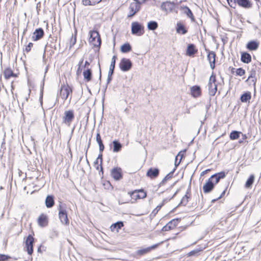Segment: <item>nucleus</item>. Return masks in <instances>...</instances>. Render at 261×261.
Returning <instances> with one entry per match:
<instances>
[{
    "instance_id": "obj_25",
    "label": "nucleus",
    "mask_w": 261,
    "mask_h": 261,
    "mask_svg": "<svg viewBox=\"0 0 261 261\" xmlns=\"http://www.w3.org/2000/svg\"><path fill=\"white\" fill-rule=\"evenodd\" d=\"M176 31L177 33L184 35L187 33V30L185 28L184 24L181 22H178L176 27Z\"/></svg>"
},
{
    "instance_id": "obj_52",
    "label": "nucleus",
    "mask_w": 261,
    "mask_h": 261,
    "mask_svg": "<svg viewBox=\"0 0 261 261\" xmlns=\"http://www.w3.org/2000/svg\"><path fill=\"white\" fill-rule=\"evenodd\" d=\"M247 80H251L252 82L254 83V84H255V78L253 77L252 76L250 75L248 77Z\"/></svg>"
},
{
    "instance_id": "obj_19",
    "label": "nucleus",
    "mask_w": 261,
    "mask_h": 261,
    "mask_svg": "<svg viewBox=\"0 0 261 261\" xmlns=\"http://www.w3.org/2000/svg\"><path fill=\"white\" fill-rule=\"evenodd\" d=\"M3 74L6 80L9 79L12 77H16L17 76V74L14 73L10 67L6 68L4 71Z\"/></svg>"
},
{
    "instance_id": "obj_22",
    "label": "nucleus",
    "mask_w": 261,
    "mask_h": 261,
    "mask_svg": "<svg viewBox=\"0 0 261 261\" xmlns=\"http://www.w3.org/2000/svg\"><path fill=\"white\" fill-rule=\"evenodd\" d=\"M38 222L40 226H46L48 223V219L47 216L44 214H41L38 219Z\"/></svg>"
},
{
    "instance_id": "obj_23",
    "label": "nucleus",
    "mask_w": 261,
    "mask_h": 261,
    "mask_svg": "<svg viewBox=\"0 0 261 261\" xmlns=\"http://www.w3.org/2000/svg\"><path fill=\"white\" fill-rule=\"evenodd\" d=\"M237 3L239 6L246 9L252 7V4L249 0H237Z\"/></svg>"
},
{
    "instance_id": "obj_59",
    "label": "nucleus",
    "mask_w": 261,
    "mask_h": 261,
    "mask_svg": "<svg viewBox=\"0 0 261 261\" xmlns=\"http://www.w3.org/2000/svg\"><path fill=\"white\" fill-rule=\"evenodd\" d=\"M242 136H243V139H246L247 137H246V135L242 134Z\"/></svg>"
},
{
    "instance_id": "obj_14",
    "label": "nucleus",
    "mask_w": 261,
    "mask_h": 261,
    "mask_svg": "<svg viewBox=\"0 0 261 261\" xmlns=\"http://www.w3.org/2000/svg\"><path fill=\"white\" fill-rule=\"evenodd\" d=\"M190 92L192 96L195 98L199 97L201 94V88L198 86L191 87Z\"/></svg>"
},
{
    "instance_id": "obj_56",
    "label": "nucleus",
    "mask_w": 261,
    "mask_h": 261,
    "mask_svg": "<svg viewBox=\"0 0 261 261\" xmlns=\"http://www.w3.org/2000/svg\"><path fill=\"white\" fill-rule=\"evenodd\" d=\"M98 160H99L96 159V161L94 162V166L99 165L98 164Z\"/></svg>"
},
{
    "instance_id": "obj_50",
    "label": "nucleus",
    "mask_w": 261,
    "mask_h": 261,
    "mask_svg": "<svg viewBox=\"0 0 261 261\" xmlns=\"http://www.w3.org/2000/svg\"><path fill=\"white\" fill-rule=\"evenodd\" d=\"M113 74H110V72L108 73V76L107 79V83L109 84L112 80V75Z\"/></svg>"
},
{
    "instance_id": "obj_16",
    "label": "nucleus",
    "mask_w": 261,
    "mask_h": 261,
    "mask_svg": "<svg viewBox=\"0 0 261 261\" xmlns=\"http://www.w3.org/2000/svg\"><path fill=\"white\" fill-rule=\"evenodd\" d=\"M207 59L210 62V66L212 69L215 67L216 54L214 51H209L207 55Z\"/></svg>"
},
{
    "instance_id": "obj_57",
    "label": "nucleus",
    "mask_w": 261,
    "mask_h": 261,
    "mask_svg": "<svg viewBox=\"0 0 261 261\" xmlns=\"http://www.w3.org/2000/svg\"><path fill=\"white\" fill-rule=\"evenodd\" d=\"M90 65V63L88 61H86L85 63V66H89Z\"/></svg>"
},
{
    "instance_id": "obj_13",
    "label": "nucleus",
    "mask_w": 261,
    "mask_h": 261,
    "mask_svg": "<svg viewBox=\"0 0 261 261\" xmlns=\"http://www.w3.org/2000/svg\"><path fill=\"white\" fill-rule=\"evenodd\" d=\"M177 222H178L177 220H176V219H173V220L170 221L165 226H164L163 227L162 230L167 231H169L171 229H173L177 226Z\"/></svg>"
},
{
    "instance_id": "obj_58",
    "label": "nucleus",
    "mask_w": 261,
    "mask_h": 261,
    "mask_svg": "<svg viewBox=\"0 0 261 261\" xmlns=\"http://www.w3.org/2000/svg\"><path fill=\"white\" fill-rule=\"evenodd\" d=\"M95 168H96L97 170H99V169H100V164L96 165V166H95Z\"/></svg>"
},
{
    "instance_id": "obj_34",
    "label": "nucleus",
    "mask_w": 261,
    "mask_h": 261,
    "mask_svg": "<svg viewBox=\"0 0 261 261\" xmlns=\"http://www.w3.org/2000/svg\"><path fill=\"white\" fill-rule=\"evenodd\" d=\"M132 50V47L129 43H125L121 46L120 50L122 53H126Z\"/></svg>"
},
{
    "instance_id": "obj_28",
    "label": "nucleus",
    "mask_w": 261,
    "mask_h": 261,
    "mask_svg": "<svg viewBox=\"0 0 261 261\" xmlns=\"http://www.w3.org/2000/svg\"><path fill=\"white\" fill-rule=\"evenodd\" d=\"M55 204L54 197L51 195H48L45 199V205L47 208L52 207Z\"/></svg>"
},
{
    "instance_id": "obj_49",
    "label": "nucleus",
    "mask_w": 261,
    "mask_h": 261,
    "mask_svg": "<svg viewBox=\"0 0 261 261\" xmlns=\"http://www.w3.org/2000/svg\"><path fill=\"white\" fill-rule=\"evenodd\" d=\"M97 160H100V170L102 172V166H101V164H102V154H100L98 155V156L97 157Z\"/></svg>"
},
{
    "instance_id": "obj_15",
    "label": "nucleus",
    "mask_w": 261,
    "mask_h": 261,
    "mask_svg": "<svg viewBox=\"0 0 261 261\" xmlns=\"http://www.w3.org/2000/svg\"><path fill=\"white\" fill-rule=\"evenodd\" d=\"M259 47V42L257 40L249 41L246 44V48L249 50H256Z\"/></svg>"
},
{
    "instance_id": "obj_31",
    "label": "nucleus",
    "mask_w": 261,
    "mask_h": 261,
    "mask_svg": "<svg viewBox=\"0 0 261 261\" xmlns=\"http://www.w3.org/2000/svg\"><path fill=\"white\" fill-rule=\"evenodd\" d=\"M83 75L85 80L86 82H89L91 80L92 72L90 69H88L83 72Z\"/></svg>"
},
{
    "instance_id": "obj_48",
    "label": "nucleus",
    "mask_w": 261,
    "mask_h": 261,
    "mask_svg": "<svg viewBox=\"0 0 261 261\" xmlns=\"http://www.w3.org/2000/svg\"><path fill=\"white\" fill-rule=\"evenodd\" d=\"M33 44L32 43H29L28 46L25 47V51L28 53L31 50V47L33 46Z\"/></svg>"
},
{
    "instance_id": "obj_41",
    "label": "nucleus",
    "mask_w": 261,
    "mask_h": 261,
    "mask_svg": "<svg viewBox=\"0 0 261 261\" xmlns=\"http://www.w3.org/2000/svg\"><path fill=\"white\" fill-rule=\"evenodd\" d=\"M173 172H170L169 174H168L162 180V181L160 182V186H161L162 185H163L166 181L169 179H170L172 177Z\"/></svg>"
},
{
    "instance_id": "obj_17",
    "label": "nucleus",
    "mask_w": 261,
    "mask_h": 261,
    "mask_svg": "<svg viewBox=\"0 0 261 261\" xmlns=\"http://www.w3.org/2000/svg\"><path fill=\"white\" fill-rule=\"evenodd\" d=\"M44 31L42 28H39L35 30L32 37L34 41H37L43 37L44 36Z\"/></svg>"
},
{
    "instance_id": "obj_33",
    "label": "nucleus",
    "mask_w": 261,
    "mask_h": 261,
    "mask_svg": "<svg viewBox=\"0 0 261 261\" xmlns=\"http://www.w3.org/2000/svg\"><path fill=\"white\" fill-rule=\"evenodd\" d=\"M158 27V23L155 21H150L148 22L147 28L149 30L154 31Z\"/></svg>"
},
{
    "instance_id": "obj_1",
    "label": "nucleus",
    "mask_w": 261,
    "mask_h": 261,
    "mask_svg": "<svg viewBox=\"0 0 261 261\" xmlns=\"http://www.w3.org/2000/svg\"><path fill=\"white\" fill-rule=\"evenodd\" d=\"M90 38L89 41L94 46H99L101 44L100 35L96 31H91L89 32Z\"/></svg>"
},
{
    "instance_id": "obj_6",
    "label": "nucleus",
    "mask_w": 261,
    "mask_h": 261,
    "mask_svg": "<svg viewBox=\"0 0 261 261\" xmlns=\"http://www.w3.org/2000/svg\"><path fill=\"white\" fill-rule=\"evenodd\" d=\"M140 4L136 1H134L130 4L128 10V17H132L135 15L140 10Z\"/></svg>"
},
{
    "instance_id": "obj_21",
    "label": "nucleus",
    "mask_w": 261,
    "mask_h": 261,
    "mask_svg": "<svg viewBox=\"0 0 261 261\" xmlns=\"http://www.w3.org/2000/svg\"><path fill=\"white\" fill-rule=\"evenodd\" d=\"M214 188V185L209 179L203 186V190L205 193L210 192Z\"/></svg>"
},
{
    "instance_id": "obj_3",
    "label": "nucleus",
    "mask_w": 261,
    "mask_h": 261,
    "mask_svg": "<svg viewBox=\"0 0 261 261\" xmlns=\"http://www.w3.org/2000/svg\"><path fill=\"white\" fill-rule=\"evenodd\" d=\"M208 88L209 94L211 96H214L217 91V85L216 83V76L213 73L210 77Z\"/></svg>"
},
{
    "instance_id": "obj_63",
    "label": "nucleus",
    "mask_w": 261,
    "mask_h": 261,
    "mask_svg": "<svg viewBox=\"0 0 261 261\" xmlns=\"http://www.w3.org/2000/svg\"><path fill=\"white\" fill-rule=\"evenodd\" d=\"M242 140H240V141H239V143H242Z\"/></svg>"
},
{
    "instance_id": "obj_40",
    "label": "nucleus",
    "mask_w": 261,
    "mask_h": 261,
    "mask_svg": "<svg viewBox=\"0 0 261 261\" xmlns=\"http://www.w3.org/2000/svg\"><path fill=\"white\" fill-rule=\"evenodd\" d=\"M189 191H190V189H188V190L187 191V192L186 193V194L182 197V198L181 200L180 203L184 205H186L188 202V199H189V197L188 196V195L189 194Z\"/></svg>"
},
{
    "instance_id": "obj_30",
    "label": "nucleus",
    "mask_w": 261,
    "mask_h": 261,
    "mask_svg": "<svg viewBox=\"0 0 261 261\" xmlns=\"http://www.w3.org/2000/svg\"><path fill=\"white\" fill-rule=\"evenodd\" d=\"M113 151L114 152H119L122 148V145L120 143H119L117 140H114L113 141Z\"/></svg>"
},
{
    "instance_id": "obj_38",
    "label": "nucleus",
    "mask_w": 261,
    "mask_h": 261,
    "mask_svg": "<svg viewBox=\"0 0 261 261\" xmlns=\"http://www.w3.org/2000/svg\"><path fill=\"white\" fill-rule=\"evenodd\" d=\"M240 134H241V132L236 130L232 131L230 134V139L231 140L237 139L239 138Z\"/></svg>"
},
{
    "instance_id": "obj_11",
    "label": "nucleus",
    "mask_w": 261,
    "mask_h": 261,
    "mask_svg": "<svg viewBox=\"0 0 261 261\" xmlns=\"http://www.w3.org/2000/svg\"><path fill=\"white\" fill-rule=\"evenodd\" d=\"M175 7V4L173 2H166L161 5L162 9L166 12H172Z\"/></svg>"
},
{
    "instance_id": "obj_18",
    "label": "nucleus",
    "mask_w": 261,
    "mask_h": 261,
    "mask_svg": "<svg viewBox=\"0 0 261 261\" xmlns=\"http://www.w3.org/2000/svg\"><path fill=\"white\" fill-rule=\"evenodd\" d=\"M158 246V244H155L147 248L138 250L137 251L136 253L137 255H143L144 254L149 253V252H150L151 250L156 248Z\"/></svg>"
},
{
    "instance_id": "obj_36",
    "label": "nucleus",
    "mask_w": 261,
    "mask_h": 261,
    "mask_svg": "<svg viewBox=\"0 0 261 261\" xmlns=\"http://www.w3.org/2000/svg\"><path fill=\"white\" fill-rule=\"evenodd\" d=\"M254 180V175L252 174L250 176L249 178L247 179V180L245 184V187L247 188H250L251 186L252 185L253 182Z\"/></svg>"
},
{
    "instance_id": "obj_4",
    "label": "nucleus",
    "mask_w": 261,
    "mask_h": 261,
    "mask_svg": "<svg viewBox=\"0 0 261 261\" xmlns=\"http://www.w3.org/2000/svg\"><path fill=\"white\" fill-rule=\"evenodd\" d=\"M144 33V27L138 22L132 23V33L137 36H141Z\"/></svg>"
},
{
    "instance_id": "obj_47",
    "label": "nucleus",
    "mask_w": 261,
    "mask_h": 261,
    "mask_svg": "<svg viewBox=\"0 0 261 261\" xmlns=\"http://www.w3.org/2000/svg\"><path fill=\"white\" fill-rule=\"evenodd\" d=\"M96 141H97V143L98 144V145L103 144L102 140L101 139V137H100V135L99 133H97L96 134Z\"/></svg>"
},
{
    "instance_id": "obj_2",
    "label": "nucleus",
    "mask_w": 261,
    "mask_h": 261,
    "mask_svg": "<svg viewBox=\"0 0 261 261\" xmlns=\"http://www.w3.org/2000/svg\"><path fill=\"white\" fill-rule=\"evenodd\" d=\"M72 89L68 85H62L60 88V95L61 98L64 101L70 95L69 101L71 99Z\"/></svg>"
},
{
    "instance_id": "obj_35",
    "label": "nucleus",
    "mask_w": 261,
    "mask_h": 261,
    "mask_svg": "<svg viewBox=\"0 0 261 261\" xmlns=\"http://www.w3.org/2000/svg\"><path fill=\"white\" fill-rule=\"evenodd\" d=\"M116 58V56H114L112 59L109 71V72H110V74H113L114 73Z\"/></svg>"
},
{
    "instance_id": "obj_27",
    "label": "nucleus",
    "mask_w": 261,
    "mask_h": 261,
    "mask_svg": "<svg viewBox=\"0 0 261 261\" xmlns=\"http://www.w3.org/2000/svg\"><path fill=\"white\" fill-rule=\"evenodd\" d=\"M197 52V50L195 49V45L193 44H190L188 46L187 49V55L189 56H193Z\"/></svg>"
},
{
    "instance_id": "obj_37",
    "label": "nucleus",
    "mask_w": 261,
    "mask_h": 261,
    "mask_svg": "<svg viewBox=\"0 0 261 261\" xmlns=\"http://www.w3.org/2000/svg\"><path fill=\"white\" fill-rule=\"evenodd\" d=\"M123 226V223L122 222H117V223H115V224H113L111 227V228L112 230L114 231L115 229H117V231H118L119 229H120L121 227Z\"/></svg>"
},
{
    "instance_id": "obj_12",
    "label": "nucleus",
    "mask_w": 261,
    "mask_h": 261,
    "mask_svg": "<svg viewBox=\"0 0 261 261\" xmlns=\"http://www.w3.org/2000/svg\"><path fill=\"white\" fill-rule=\"evenodd\" d=\"M111 176L116 180H119L122 178L121 169L120 168H113L111 171Z\"/></svg>"
},
{
    "instance_id": "obj_46",
    "label": "nucleus",
    "mask_w": 261,
    "mask_h": 261,
    "mask_svg": "<svg viewBox=\"0 0 261 261\" xmlns=\"http://www.w3.org/2000/svg\"><path fill=\"white\" fill-rule=\"evenodd\" d=\"M137 192H138L139 195H140V197L141 199H142V198H144L146 197V194L144 191V190H140L137 191Z\"/></svg>"
},
{
    "instance_id": "obj_44",
    "label": "nucleus",
    "mask_w": 261,
    "mask_h": 261,
    "mask_svg": "<svg viewBox=\"0 0 261 261\" xmlns=\"http://www.w3.org/2000/svg\"><path fill=\"white\" fill-rule=\"evenodd\" d=\"M130 196H132V197L133 198H135V199H141L140 197V195H139V194H138V192H137V191H135L133 192L130 194Z\"/></svg>"
},
{
    "instance_id": "obj_62",
    "label": "nucleus",
    "mask_w": 261,
    "mask_h": 261,
    "mask_svg": "<svg viewBox=\"0 0 261 261\" xmlns=\"http://www.w3.org/2000/svg\"><path fill=\"white\" fill-rule=\"evenodd\" d=\"M208 109V107L206 106V110H207Z\"/></svg>"
},
{
    "instance_id": "obj_39",
    "label": "nucleus",
    "mask_w": 261,
    "mask_h": 261,
    "mask_svg": "<svg viewBox=\"0 0 261 261\" xmlns=\"http://www.w3.org/2000/svg\"><path fill=\"white\" fill-rule=\"evenodd\" d=\"M184 155V153L181 151L179 152L175 158V165L176 167L180 164L181 159Z\"/></svg>"
},
{
    "instance_id": "obj_61",
    "label": "nucleus",
    "mask_w": 261,
    "mask_h": 261,
    "mask_svg": "<svg viewBox=\"0 0 261 261\" xmlns=\"http://www.w3.org/2000/svg\"><path fill=\"white\" fill-rule=\"evenodd\" d=\"M11 88H12V90L14 89V87H13V86L12 85L11 86Z\"/></svg>"
},
{
    "instance_id": "obj_20",
    "label": "nucleus",
    "mask_w": 261,
    "mask_h": 261,
    "mask_svg": "<svg viewBox=\"0 0 261 261\" xmlns=\"http://www.w3.org/2000/svg\"><path fill=\"white\" fill-rule=\"evenodd\" d=\"M159 174V170L157 168H150L147 172L146 175L151 178L156 177Z\"/></svg>"
},
{
    "instance_id": "obj_7",
    "label": "nucleus",
    "mask_w": 261,
    "mask_h": 261,
    "mask_svg": "<svg viewBox=\"0 0 261 261\" xmlns=\"http://www.w3.org/2000/svg\"><path fill=\"white\" fill-rule=\"evenodd\" d=\"M63 117V123L70 126L74 118V113L72 110L66 111Z\"/></svg>"
},
{
    "instance_id": "obj_8",
    "label": "nucleus",
    "mask_w": 261,
    "mask_h": 261,
    "mask_svg": "<svg viewBox=\"0 0 261 261\" xmlns=\"http://www.w3.org/2000/svg\"><path fill=\"white\" fill-rule=\"evenodd\" d=\"M132 63L130 60L126 58H122L119 64V67L123 71H127L130 69Z\"/></svg>"
},
{
    "instance_id": "obj_26",
    "label": "nucleus",
    "mask_w": 261,
    "mask_h": 261,
    "mask_svg": "<svg viewBox=\"0 0 261 261\" xmlns=\"http://www.w3.org/2000/svg\"><path fill=\"white\" fill-rule=\"evenodd\" d=\"M241 60L242 62L248 64L251 61V56L248 53H242Z\"/></svg>"
},
{
    "instance_id": "obj_10",
    "label": "nucleus",
    "mask_w": 261,
    "mask_h": 261,
    "mask_svg": "<svg viewBox=\"0 0 261 261\" xmlns=\"http://www.w3.org/2000/svg\"><path fill=\"white\" fill-rule=\"evenodd\" d=\"M225 177V173L224 172H220L212 175L209 179L212 181V184L215 186L220 180V179L224 178Z\"/></svg>"
},
{
    "instance_id": "obj_29",
    "label": "nucleus",
    "mask_w": 261,
    "mask_h": 261,
    "mask_svg": "<svg viewBox=\"0 0 261 261\" xmlns=\"http://www.w3.org/2000/svg\"><path fill=\"white\" fill-rule=\"evenodd\" d=\"M101 0H82V4L85 6H94L98 4Z\"/></svg>"
},
{
    "instance_id": "obj_9",
    "label": "nucleus",
    "mask_w": 261,
    "mask_h": 261,
    "mask_svg": "<svg viewBox=\"0 0 261 261\" xmlns=\"http://www.w3.org/2000/svg\"><path fill=\"white\" fill-rule=\"evenodd\" d=\"M33 243L34 238L31 235H29L25 240V248L29 255H31L33 252Z\"/></svg>"
},
{
    "instance_id": "obj_24",
    "label": "nucleus",
    "mask_w": 261,
    "mask_h": 261,
    "mask_svg": "<svg viewBox=\"0 0 261 261\" xmlns=\"http://www.w3.org/2000/svg\"><path fill=\"white\" fill-rule=\"evenodd\" d=\"M180 10H182L183 13L186 14L188 17L190 18L192 21H194L193 14L189 7L187 6H181Z\"/></svg>"
},
{
    "instance_id": "obj_32",
    "label": "nucleus",
    "mask_w": 261,
    "mask_h": 261,
    "mask_svg": "<svg viewBox=\"0 0 261 261\" xmlns=\"http://www.w3.org/2000/svg\"><path fill=\"white\" fill-rule=\"evenodd\" d=\"M251 98V93L250 92H247L242 95L241 97V100L243 102H246L249 100Z\"/></svg>"
},
{
    "instance_id": "obj_42",
    "label": "nucleus",
    "mask_w": 261,
    "mask_h": 261,
    "mask_svg": "<svg viewBox=\"0 0 261 261\" xmlns=\"http://www.w3.org/2000/svg\"><path fill=\"white\" fill-rule=\"evenodd\" d=\"M245 73V70L242 69V68H238L236 70V74L238 75L242 76V75H244Z\"/></svg>"
},
{
    "instance_id": "obj_60",
    "label": "nucleus",
    "mask_w": 261,
    "mask_h": 261,
    "mask_svg": "<svg viewBox=\"0 0 261 261\" xmlns=\"http://www.w3.org/2000/svg\"><path fill=\"white\" fill-rule=\"evenodd\" d=\"M225 193V191H223V193H222L221 195L218 198V199H220L222 196V195L224 194Z\"/></svg>"
},
{
    "instance_id": "obj_5",
    "label": "nucleus",
    "mask_w": 261,
    "mask_h": 261,
    "mask_svg": "<svg viewBox=\"0 0 261 261\" xmlns=\"http://www.w3.org/2000/svg\"><path fill=\"white\" fill-rule=\"evenodd\" d=\"M59 217L62 224L68 225L69 224V220L67 217L66 210L61 205L59 208Z\"/></svg>"
},
{
    "instance_id": "obj_64",
    "label": "nucleus",
    "mask_w": 261,
    "mask_h": 261,
    "mask_svg": "<svg viewBox=\"0 0 261 261\" xmlns=\"http://www.w3.org/2000/svg\"><path fill=\"white\" fill-rule=\"evenodd\" d=\"M242 140H240V141H239V143H242Z\"/></svg>"
},
{
    "instance_id": "obj_53",
    "label": "nucleus",
    "mask_w": 261,
    "mask_h": 261,
    "mask_svg": "<svg viewBox=\"0 0 261 261\" xmlns=\"http://www.w3.org/2000/svg\"><path fill=\"white\" fill-rule=\"evenodd\" d=\"M99 151L100 152L103 151V150H104V148H105V146H104L103 144H100V145H99Z\"/></svg>"
},
{
    "instance_id": "obj_43",
    "label": "nucleus",
    "mask_w": 261,
    "mask_h": 261,
    "mask_svg": "<svg viewBox=\"0 0 261 261\" xmlns=\"http://www.w3.org/2000/svg\"><path fill=\"white\" fill-rule=\"evenodd\" d=\"M227 2L231 8H235L237 6V0H227Z\"/></svg>"
},
{
    "instance_id": "obj_45",
    "label": "nucleus",
    "mask_w": 261,
    "mask_h": 261,
    "mask_svg": "<svg viewBox=\"0 0 261 261\" xmlns=\"http://www.w3.org/2000/svg\"><path fill=\"white\" fill-rule=\"evenodd\" d=\"M9 258H11V257L5 254H0V261H6Z\"/></svg>"
},
{
    "instance_id": "obj_51",
    "label": "nucleus",
    "mask_w": 261,
    "mask_h": 261,
    "mask_svg": "<svg viewBox=\"0 0 261 261\" xmlns=\"http://www.w3.org/2000/svg\"><path fill=\"white\" fill-rule=\"evenodd\" d=\"M176 193H175L171 198H170L169 199H168V198L165 199L163 200V203L167 202L168 201L170 200V199H172L174 197V196L175 195Z\"/></svg>"
},
{
    "instance_id": "obj_54",
    "label": "nucleus",
    "mask_w": 261,
    "mask_h": 261,
    "mask_svg": "<svg viewBox=\"0 0 261 261\" xmlns=\"http://www.w3.org/2000/svg\"><path fill=\"white\" fill-rule=\"evenodd\" d=\"M161 205L160 206H158L154 210H153V212H155V213H157L158 212V211L161 208Z\"/></svg>"
},
{
    "instance_id": "obj_55",
    "label": "nucleus",
    "mask_w": 261,
    "mask_h": 261,
    "mask_svg": "<svg viewBox=\"0 0 261 261\" xmlns=\"http://www.w3.org/2000/svg\"><path fill=\"white\" fill-rule=\"evenodd\" d=\"M197 252V251H196V250H193V251H191L190 253H189V255H194L195 253H196Z\"/></svg>"
}]
</instances>
